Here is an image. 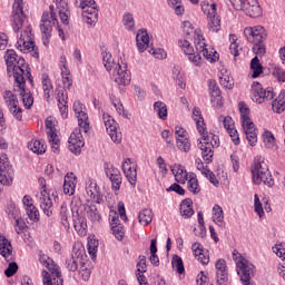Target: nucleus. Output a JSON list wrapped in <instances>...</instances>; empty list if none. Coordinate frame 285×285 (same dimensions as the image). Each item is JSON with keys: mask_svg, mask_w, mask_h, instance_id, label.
I'll return each mask as SVG.
<instances>
[{"mask_svg": "<svg viewBox=\"0 0 285 285\" xmlns=\"http://www.w3.org/2000/svg\"><path fill=\"white\" fill-rule=\"evenodd\" d=\"M194 45L195 49H193L188 40H179L181 50L188 56L189 61L194 63V66H202V55L204 59L210 63H215V61L219 59V53L206 45V39L202 33L195 35Z\"/></svg>", "mask_w": 285, "mask_h": 285, "instance_id": "1", "label": "nucleus"}, {"mask_svg": "<svg viewBox=\"0 0 285 285\" xmlns=\"http://www.w3.org/2000/svg\"><path fill=\"white\" fill-rule=\"evenodd\" d=\"M73 111L78 117L79 128H76L70 135L68 144L70 153H73V155H79L81 153V148H83L86 144L83 142V136L81 132L86 134L88 130H90V122H88V114L83 111V105L81 101L73 102Z\"/></svg>", "mask_w": 285, "mask_h": 285, "instance_id": "2", "label": "nucleus"}, {"mask_svg": "<svg viewBox=\"0 0 285 285\" xmlns=\"http://www.w3.org/2000/svg\"><path fill=\"white\" fill-rule=\"evenodd\" d=\"M244 35L249 43H253V52L257 55V57H264L266 55V46H264V41H266V29L262 26L256 27H246L244 29Z\"/></svg>", "mask_w": 285, "mask_h": 285, "instance_id": "3", "label": "nucleus"}, {"mask_svg": "<svg viewBox=\"0 0 285 285\" xmlns=\"http://www.w3.org/2000/svg\"><path fill=\"white\" fill-rule=\"evenodd\" d=\"M252 175H253V181L257 186H259L262 181L263 184H265V186H268V188H272V186H275V180L271 175L268 165H266V163H264V159L262 158H257L254 160L252 165Z\"/></svg>", "mask_w": 285, "mask_h": 285, "instance_id": "4", "label": "nucleus"}, {"mask_svg": "<svg viewBox=\"0 0 285 285\" xmlns=\"http://www.w3.org/2000/svg\"><path fill=\"white\" fill-rule=\"evenodd\" d=\"M238 108L247 141L249 146H255L257 144V127H255V122L250 119V109L245 102H239Z\"/></svg>", "mask_w": 285, "mask_h": 285, "instance_id": "5", "label": "nucleus"}, {"mask_svg": "<svg viewBox=\"0 0 285 285\" xmlns=\"http://www.w3.org/2000/svg\"><path fill=\"white\" fill-rule=\"evenodd\" d=\"M17 50L31 55L35 59H39V48L35 46V35H32V27L30 24L20 33L16 45Z\"/></svg>", "mask_w": 285, "mask_h": 285, "instance_id": "6", "label": "nucleus"}, {"mask_svg": "<svg viewBox=\"0 0 285 285\" xmlns=\"http://www.w3.org/2000/svg\"><path fill=\"white\" fill-rule=\"evenodd\" d=\"M50 13L45 12L42 14L40 30L42 33V43L43 46H49L50 38L52 37V28L59 23L57 20V12H55V6L49 7Z\"/></svg>", "mask_w": 285, "mask_h": 285, "instance_id": "7", "label": "nucleus"}, {"mask_svg": "<svg viewBox=\"0 0 285 285\" xmlns=\"http://www.w3.org/2000/svg\"><path fill=\"white\" fill-rule=\"evenodd\" d=\"M77 8H81L82 18L89 26H95L99 19V10L95 0H76Z\"/></svg>", "mask_w": 285, "mask_h": 285, "instance_id": "8", "label": "nucleus"}, {"mask_svg": "<svg viewBox=\"0 0 285 285\" xmlns=\"http://www.w3.org/2000/svg\"><path fill=\"white\" fill-rule=\"evenodd\" d=\"M17 51L12 49L6 51L7 72H30V67L26 63V59L19 58L17 60Z\"/></svg>", "mask_w": 285, "mask_h": 285, "instance_id": "9", "label": "nucleus"}, {"mask_svg": "<svg viewBox=\"0 0 285 285\" xmlns=\"http://www.w3.org/2000/svg\"><path fill=\"white\" fill-rule=\"evenodd\" d=\"M202 10L207 16V28L209 32H219L222 30V20L217 16V4L203 2Z\"/></svg>", "mask_w": 285, "mask_h": 285, "instance_id": "10", "label": "nucleus"}, {"mask_svg": "<svg viewBox=\"0 0 285 285\" xmlns=\"http://www.w3.org/2000/svg\"><path fill=\"white\" fill-rule=\"evenodd\" d=\"M102 63L107 72H128V63L121 60L120 62H115L112 59V53L108 49H101Z\"/></svg>", "mask_w": 285, "mask_h": 285, "instance_id": "11", "label": "nucleus"}, {"mask_svg": "<svg viewBox=\"0 0 285 285\" xmlns=\"http://www.w3.org/2000/svg\"><path fill=\"white\" fill-rule=\"evenodd\" d=\"M24 72L20 73V72H16L13 75V79L16 81V83H18L21 92V97H22V102L24 108H28V110H30V108H32V104H35V98H32V94H30V91H26V77H28V79H30L31 73L27 72L26 77H23Z\"/></svg>", "mask_w": 285, "mask_h": 285, "instance_id": "12", "label": "nucleus"}, {"mask_svg": "<svg viewBox=\"0 0 285 285\" xmlns=\"http://www.w3.org/2000/svg\"><path fill=\"white\" fill-rule=\"evenodd\" d=\"M250 92L252 99L256 104H264V101H271L275 97L273 88L264 89L262 87V83H259L258 81L253 82Z\"/></svg>", "mask_w": 285, "mask_h": 285, "instance_id": "13", "label": "nucleus"}, {"mask_svg": "<svg viewBox=\"0 0 285 285\" xmlns=\"http://www.w3.org/2000/svg\"><path fill=\"white\" fill-rule=\"evenodd\" d=\"M12 184V167L6 154L0 155V193L3 191V186Z\"/></svg>", "mask_w": 285, "mask_h": 285, "instance_id": "14", "label": "nucleus"}, {"mask_svg": "<svg viewBox=\"0 0 285 285\" xmlns=\"http://www.w3.org/2000/svg\"><path fill=\"white\" fill-rule=\"evenodd\" d=\"M11 22L14 32H19L23 28L26 21V14L23 13V0H14L12 6Z\"/></svg>", "mask_w": 285, "mask_h": 285, "instance_id": "15", "label": "nucleus"}, {"mask_svg": "<svg viewBox=\"0 0 285 285\" xmlns=\"http://www.w3.org/2000/svg\"><path fill=\"white\" fill-rule=\"evenodd\" d=\"M40 264L48 268L49 273H51L53 277L55 285H63V278H61V271L58 265L55 264V261L47 255H41L39 257Z\"/></svg>", "mask_w": 285, "mask_h": 285, "instance_id": "16", "label": "nucleus"}, {"mask_svg": "<svg viewBox=\"0 0 285 285\" xmlns=\"http://www.w3.org/2000/svg\"><path fill=\"white\" fill-rule=\"evenodd\" d=\"M105 128L115 144H121V132H117V121L108 114L102 115Z\"/></svg>", "mask_w": 285, "mask_h": 285, "instance_id": "17", "label": "nucleus"}, {"mask_svg": "<svg viewBox=\"0 0 285 285\" xmlns=\"http://www.w3.org/2000/svg\"><path fill=\"white\" fill-rule=\"evenodd\" d=\"M238 10H244V12L253 19L262 17V7H259V2H257V0H247L246 4L244 2L243 9Z\"/></svg>", "mask_w": 285, "mask_h": 285, "instance_id": "18", "label": "nucleus"}, {"mask_svg": "<svg viewBox=\"0 0 285 285\" xmlns=\"http://www.w3.org/2000/svg\"><path fill=\"white\" fill-rule=\"evenodd\" d=\"M216 278L217 285H226V282H228V271L226 269V261L224 259L216 262Z\"/></svg>", "mask_w": 285, "mask_h": 285, "instance_id": "19", "label": "nucleus"}, {"mask_svg": "<svg viewBox=\"0 0 285 285\" xmlns=\"http://www.w3.org/2000/svg\"><path fill=\"white\" fill-rule=\"evenodd\" d=\"M122 170L129 184H131V186H135L137 184V167L132 165V163L130 161V158L126 159L122 163Z\"/></svg>", "mask_w": 285, "mask_h": 285, "instance_id": "20", "label": "nucleus"}, {"mask_svg": "<svg viewBox=\"0 0 285 285\" xmlns=\"http://www.w3.org/2000/svg\"><path fill=\"white\" fill-rule=\"evenodd\" d=\"M83 264V255L81 249L73 250V254L69 259H67V268L71 273H75L79 269V265Z\"/></svg>", "mask_w": 285, "mask_h": 285, "instance_id": "21", "label": "nucleus"}, {"mask_svg": "<svg viewBox=\"0 0 285 285\" xmlns=\"http://www.w3.org/2000/svg\"><path fill=\"white\" fill-rule=\"evenodd\" d=\"M0 255H2L7 262L14 259V255H12V244H10L6 236H0Z\"/></svg>", "mask_w": 285, "mask_h": 285, "instance_id": "22", "label": "nucleus"}, {"mask_svg": "<svg viewBox=\"0 0 285 285\" xmlns=\"http://www.w3.org/2000/svg\"><path fill=\"white\" fill-rule=\"evenodd\" d=\"M136 43L140 52H145V50L148 48V43H150V37H148V31L146 29L138 30L136 35Z\"/></svg>", "mask_w": 285, "mask_h": 285, "instance_id": "23", "label": "nucleus"}, {"mask_svg": "<svg viewBox=\"0 0 285 285\" xmlns=\"http://www.w3.org/2000/svg\"><path fill=\"white\" fill-rule=\"evenodd\" d=\"M106 175L109 177L114 190H119L121 186V175L119 174V169L112 166L108 167L106 168Z\"/></svg>", "mask_w": 285, "mask_h": 285, "instance_id": "24", "label": "nucleus"}, {"mask_svg": "<svg viewBox=\"0 0 285 285\" xmlns=\"http://www.w3.org/2000/svg\"><path fill=\"white\" fill-rule=\"evenodd\" d=\"M75 188H77V177L72 173H68L65 176L63 193L65 195H75Z\"/></svg>", "mask_w": 285, "mask_h": 285, "instance_id": "25", "label": "nucleus"}, {"mask_svg": "<svg viewBox=\"0 0 285 285\" xmlns=\"http://www.w3.org/2000/svg\"><path fill=\"white\" fill-rule=\"evenodd\" d=\"M191 250H194V255L195 257H198V262H200V264L206 265L208 264V262H210V257L208 256V253L204 252L200 243H194L191 246Z\"/></svg>", "mask_w": 285, "mask_h": 285, "instance_id": "26", "label": "nucleus"}, {"mask_svg": "<svg viewBox=\"0 0 285 285\" xmlns=\"http://www.w3.org/2000/svg\"><path fill=\"white\" fill-rule=\"evenodd\" d=\"M45 193H46V189L41 191L40 208H42L47 217H50V215H52V199L50 198V195L47 194L46 196Z\"/></svg>", "mask_w": 285, "mask_h": 285, "instance_id": "27", "label": "nucleus"}, {"mask_svg": "<svg viewBox=\"0 0 285 285\" xmlns=\"http://www.w3.org/2000/svg\"><path fill=\"white\" fill-rule=\"evenodd\" d=\"M180 215L185 217V219H188L189 217H193V215H195V210L193 209V199L186 198L181 202Z\"/></svg>", "mask_w": 285, "mask_h": 285, "instance_id": "28", "label": "nucleus"}, {"mask_svg": "<svg viewBox=\"0 0 285 285\" xmlns=\"http://www.w3.org/2000/svg\"><path fill=\"white\" fill-rule=\"evenodd\" d=\"M171 173L178 184H186L188 181V171L181 165L171 168Z\"/></svg>", "mask_w": 285, "mask_h": 285, "instance_id": "29", "label": "nucleus"}, {"mask_svg": "<svg viewBox=\"0 0 285 285\" xmlns=\"http://www.w3.org/2000/svg\"><path fill=\"white\" fill-rule=\"evenodd\" d=\"M198 148L202 150V156L205 161H213L214 151L208 140H205L204 142L200 141Z\"/></svg>", "mask_w": 285, "mask_h": 285, "instance_id": "30", "label": "nucleus"}, {"mask_svg": "<svg viewBox=\"0 0 285 285\" xmlns=\"http://www.w3.org/2000/svg\"><path fill=\"white\" fill-rule=\"evenodd\" d=\"M42 89L45 99H50L55 92V87L52 86V81L50 80V77H48L47 73L42 75Z\"/></svg>", "mask_w": 285, "mask_h": 285, "instance_id": "31", "label": "nucleus"}, {"mask_svg": "<svg viewBox=\"0 0 285 285\" xmlns=\"http://www.w3.org/2000/svg\"><path fill=\"white\" fill-rule=\"evenodd\" d=\"M73 228L77 230L80 237H86L88 225L86 224V218L78 216L73 219Z\"/></svg>", "mask_w": 285, "mask_h": 285, "instance_id": "32", "label": "nucleus"}, {"mask_svg": "<svg viewBox=\"0 0 285 285\" xmlns=\"http://www.w3.org/2000/svg\"><path fill=\"white\" fill-rule=\"evenodd\" d=\"M272 108L278 115L285 110V91H282L278 97L273 101Z\"/></svg>", "mask_w": 285, "mask_h": 285, "instance_id": "33", "label": "nucleus"}, {"mask_svg": "<svg viewBox=\"0 0 285 285\" xmlns=\"http://www.w3.org/2000/svg\"><path fill=\"white\" fill-rule=\"evenodd\" d=\"M154 110L163 121L168 119V107L163 101H156L154 104Z\"/></svg>", "mask_w": 285, "mask_h": 285, "instance_id": "34", "label": "nucleus"}, {"mask_svg": "<svg viewBox=\"0 0 285 285\" xmlns=\"http://www.w3.org/2000/svg\"><path fill=\"white\" fill-rule=\"evenodd\" d=\"M112 77L118 86H128L131 79L128 72H115Z\"/></svg>", "mask_w": 285, "mask_h": 285, "instance_id": "35", "label": "nucleus"}, {"mask_svg": "<svg viewBox=\"0 0 285 285\" xmlns=\"http://www.w3.org/2000/svg\"><path fill=\"white\" fill-rule=\"evenodd\" d=\"M213 210V219L215 224H217L220 228H224V210L219 207V205H215Z\"/></svg>", "mask_w": 285, "mask_h": 285, "instance_id": "36", "label": "nucleus"}, {"mask_svg": "<svg viewBox=\"0 0 285 285\" xmlns=\"http://www.w3.org/2000/svg\"><path fill=\"white\" fill-rule=\"evenodd\" d=\"M85 213L91 222H99L101 219V215H99V210L97 209L96 205H88L85 207Z\"/></svg>", "mask_w": 285, "mask_h": 285, "instance_id": "37", "label": "nucleus"}, {"mask_svg": "<svg viewBox=\"0 0 285 285\" xmlns=\"http://www.w3.org/2000/svg\"><path fill=\"white\" fill-rule=\"evenodd\" d=\"M28 148L31 149L36 155H43L46 153V145L41 140H31L28 144Z\"/></svg>", "mask_w": 285, "mask_h": 285, "instance_id": "38", "label": "nucleus"}, {"mask_svg": "<svg viewBox=\"0 0 285 285\" xmlns=\"http://www.w3.org/2000/svg\"><path fill=\"white\" fill-rule=\"evenodd\" d=\"M139 224L148 226L153 222V210L142 209L138 215Z\"/></svg>", "mask_w": 285, "mask_h": 285, "instance_id": "39", "label": "nucleus"}, {"mask_svg": "<svg viewBox=\"0 0 285 285\" xmlns=\"http://www.w3.org/2000/svg\"><path fill=\"white\" fill-rule=\"evenodd\" d=\"M171 265L175 272L178 273V275H184L186 273V269L184 267V261L181 257L175 255L171 259Z\"/></svg>", "mask_w": 285, "mask_h": 285, "instance_id": "40", "label": "nucleus"}, {"mask_svg": "<svg viewBox=\"0 0 285 285\" xmlns=\"http://www.w3.org/2000/svg\"><path fill=\"white\" fill-rule=\"evenodd\" d=\"M97 248H99V240L95 236H90L87 244V249L91 257H97Z\"/></svg>", "mask_w": 285, "mask_h": 285, "instance_id": "41", "label": "nucleus"}, {"mask_svg": "<svg viewBox=\"0 0 285 285\" xmlns=\"http://www.w3.org/2000/svg\"><path fill=\"white\" fill-rule=\"evenodd\" d=\"M3 99L6 100L8 108L12 106H19V100H17V96H14V94H12V91L10 90H6L3 92Z\"/></svg>", "mask_w": 285, "mask_h": 285, "instance_id": "42", "label": "nucleus"}, {"mask_svg": "<svg viewBox=\"0 0 285 285\" xmlns=\"http://www.w3.org/2000/svg\"><path fill=\"white\" fill-rule=\"evenodd\" d=\"M196 126L198 132L203 136L204 141H210V136H208V132H206V124L204 122V118H196Z\"/></svg>", "mask_w": 285, "mask_h": 285, "instance_id": "43", "label": "nucleus"}, {"mask_svg": "<svg viewBox=\"0 0 285 285\" xmlns=\"http://www.w3.org/2000/svg\"><path fill=\"white\" fill-rule=\"evenodd\" d=\"M168 6L175 10V13L178 17H181L184 14V4H181V0H168Z\"/></svg>", "mask_w": 285, "mask_h": 285, "instance_id": "44", "label": "nucleus"}, {"mask_svg": "<svg viewBox=\"0 0 285 285\" xmlns=\"http://www.w3.org/2000/svg\"><path fill=\"white\" fill-rule=\"evenodd\" d=\"M188 190L194 195H199L202 188H199V181L197 178L191 177L187 183Z\"/></svg>", "mask_w": 285, "mask_h": 285, "instance_id": "45", "label": "nucleus"}, {"mask_svg": "<svg viewBox=\"0 0 285 285\" xmlns=\"http://www.w3.org/2000/svg\"><path fill=\"white\" fill-rule=\"evenodd\" d=\"M122 23L126 30H135V18L131 13H125L122 17Z\"/></svg>", "mask_w": 285, "mask_h": 285, "instance_id": "46", "label": "nucleus"}, {"mask_svg": "<svg viewBox=\"0 0 285 285\" xmlns=\"http://www.w3.org/2000/svg\"><path fill=\"white\" fill-rule=\"evenodd\" d=\"M46 128H47V135L51 139H55L57 141V132H55V124L52 122V118L46 119Z\"/></svg>", "mask_w": 285, "mask_h": 285, "instance_id": "47", "label": "nucleus"}, {"mask_svg": "<svg viewBox=\"0 0 285 285\" xmlns=\"http://www.w3.org/2000/svg\"><path fill=\"white\" fill-rule=\"evenodd\" d=\"M219 81L224 88L230 89L233 86H235V80H233L228 73H222V76H219Z\"/></svg>", "mask_w": 285, "mask_h": 285, "instance_id": "48", "label": "nucleus"}, {"mask_svg": "<svg viewBox=\"0 0 285 285\" xmlns=\"http://www.w3.org/2000/svg\"><path fill=\"white\" fill-rule=\"evenodd\" d=\"M263 140L267 148H273L275 146V136L271 131H265L263 134Z\"/></svg>", "mask_w": 285, "mask_h": 285, "instance_id": "49", "label": "nucleus"}, {"mask_svg": "<svg viewBox=\"0 0 285 285\" xmlns=\"http://www.w3.org/2000/svg\"><path fill=\"white\" fill-rule=\"evenodd\" d=\"M177 148L183 153H188L190 150V141L188 138H181L176 140Z\"/></svg>", "mask_w": 285, "mask_h": 285, "instance_id": "50", "label": "nucleus"}, {"mask_svg": "<svg viewBox=\"0 0 285 285\" xmlns=\"http://www.w3.org/2000/svg\"><path fill=\"white\" fill-rule=\"evenodd\" d=\"M208 88L210 97H217V95H222V90L219 89L215 80H208Z\"/></svg>", "mask_w": 285, "mask_h": 285, "instance_id": "51", "label": "nucleus"}, {"mask_svg": "<svg viewBox=\"0 0 285 285\" xmlns=\"http://www.w3.org/2000/svg\"><path fill=\"white\" fill-rule=\"evenodd\" d=\"M9 110L11 115H13V117L17 119V121H21V119H23V110L21 109V107H19V105H13L9 107Z\"/></svg>", "mask_w": 285, "mask_h": 285, "instance_id": "52", "label": "nucleus"}, {"mask_svg": "<svg viewBox=\"0 0 285 285\" xmlns=\"http://www.w3.org/2000/svg\"><path fill=\"white\" fill-rule=\"evenodd\" d=\"M27 215L32 222H39V212L37 210V207H35V205H30L29 207H27Z\"/></svg>", "mask_w": 285, "mask_h": 285, "instance_id": "53", "label": "nucleus"}, {"mask_svg": "<svg viewBox=\"0 0 285 285\" xmlns=\"http://www.w3.org/2000/svg\"><path fill=\"white\" fill-rule=\"evenodd\" d=\"M250 70H253V72H264V67L259 62V58L257 56L250 61Z\"/></svg>", "mask_w": 285, "mask_h": 285, "instance_id": "54", "label": "nucleus"}, {"mask_svg": "<svg viewBox=\"0 0 285 285\" xmlns=\"http://www.w3.org/2000/svg\"><path fill=\"white\" fill-rule=\"evenodd\" d=\"M254 208L259 217H264V207H262V202H259V196L257 194L254 196Z\"/></svg>", "mask_w": 285, "mask_h": 285, "instance_id": "55", "label": "nucleus"}, {"mask_svg": "<svg viewBox=\"0 0 285 285\" xmlns=\"http://www.w3.org/2000/svg\"><path fill=\"white\" fill-rule=\"evenodd\" d=\"M111 230L118 242H121V239H124V225H115L111 227Z\"/></svg>", "mask_w": 285, "mask_h": 285, "instance_id": "56", "label": "nucleus"}, {"mask_svg": "<svg viewBox=\"0 0 285 285\" xmlns=\"http://www.w3.org/2000/svg\"><path fill=\"white\" fill-rule=\"evenodd\" d=\"M70 213V209H68V205L63 203L60 207V215L62 217V224L66 226L68 224V214Z\"/></svg>", "mask_w": 285, "mask_h": 285, "instance_id": "57", "label": "nucleus"}, {"mask_svg": "<svg viewBox=\"0 0 285 285\" xmlns=\"http://www.w3.org/2000/svg\"><path fill=\"white\" fill-rule=\"evenodd\" d=\"M17 271H19V265H17V263H10L8 268L4 271V275L7 277H12Z\"/></svg>", "mask_w": 285, "mask_h": 285, "instance_id": "58", "label": "nucleus"}, {"mask_svg": "<svg viewBox=\"0 0 285 285\" xmlns=\"http://www.w3.org/2000/svg\"><path fill=\"white\" fill-rule=\"evenodd\" d=\"M212 104L214 108H222L224 106V98L222 94H217V96H212Z\"/></svg>", "mask_w": 285, "mask_h": 285, "instance_id": "59", "label": "nucleus"}, {"mask_svg": "<svg viewBox=\"0 0 285 285\" xmlns=\"http://www.w3.org/2000/svg\"><path fill=\"white\" fill-rule=\"evenodd\" d=\"M273 252L277 255V257H281V259H285V245L279 244L273 247Z\"/></svg>", "mask_w": 285, "mask_h": 285, "instance_id": "60", "label": "nucleus"}, {"mask_svg": "<svg viewBox=\"0 0 285 285\" xmlns=\"http://www.w3.org/2000/svg\"><path fill=\"white\" fill-rule=\"evenodd\" d=\"M175 135H176V141H178V139L188 138V132L181 127H176L175 128Z\"/></svg>", "mask_w": 285, "mask_h": 285, "instance_id": "61", "label": "nucleus"}, {"mask_svg": "<svg viewBox=\"0 0 285 285\" xmlns=\"http://www.w3.org/2000/svg\"><path fill=\"white\" fill-rule=\"evenodd\" d=\"M156 59H166V51L164 49H151L149 50Z\"/></svg>", "mask_w": 285, "mask_h": 285, "instance_id": "62", "label": "nucleus"}, {"mask_svg": "<svg viewBox=\"0 0 285 285\" xmlns=\"http://www.w3.org/2000/svg\"><path fill=\"white\" fill-rule=\"evenodd\" d=\"M56 6H57L58 13L68 12V2H66L65 0H56Z\"/></svg>", "mask_w": 285, "mask_h": 285, "instance_id": "63", "label": "nucleus"}, {"mask_svg": "<svg viewBox=\"0 0 285 285\" xmlns=\"http://www.w3.org/2000/svg\"><path fill=\"white\" fill-rule=\"evenodd\" d=\"M137 267L138 273H146V256H139Z\"/></svg>", "mask_w": 285, "mask_h": 285, "instance_id": "64", "label": "nucleus"}]
</instances>
